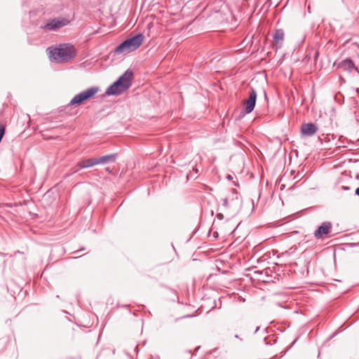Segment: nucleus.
<instances>
[{"label":"nucleus","mask_w":359,"mask_h":359,"mask_svg":"<svg viewBox=\"0 0 359 359\" xmlns=\"http://www.w3.org/2000/svg\"><path fill=\"white\" fill-rule=\"evenodd\" d=\"M47 51L50 59L57 62H67L76 55L74 46L69 43H61L49 47Z\"/></svg>","instance_id":"obj_1"},{"label":"nucleus","mask_w":359,"mask_h":359,"mask_svg":"<svg viewBox=\"0 0 359 359\" xmlns=\"http://www.w3.org/2000/svg\"><path fill=\"white\" fill-rule=\"evenodd\" d=\"M133 72L126 70L118 79L110 85L106 90L109 95H119L127 90L132 85Z\"/></svg>","instance_id":"obj_2"},{"label":"nucleus","mask_w":359,"mask_h":359,"mask_svg":"<svg viewBox=\"0 0 359 359\" xmlns=\"http://www.w3.org/2000/svg\"><path fill=\"white\" fill-rule=\"evenodd\" d=\"M144 41V36L141 34H137L135 36L128 39L119 44L116 48L117 53H122L124 52L130 53L137 49Z\"/></svg>","instance_id":"obj_3"},{"label":"nucleus","mask_w":359,"mask_h":359,"mask_svg":"<svg viewBox=\"0 0 359 359\" xmlns=\"http://www.w3.org/2000/svg\"><path fill=\"white\" fill-rule=\"evenodd\" d=\"M99 91V88L93 86L76 95L70 101V106L80 105L84 101L93 97Z\"/></svg>","instance_id":"obj_4"},{"label":"nucleus","mask_w":359,"mask_h":359,"mask_svg":"<svg viewBox=\"0 0 359 359\" xmlns=\"http://www.w3.org/2000/svg\"><path fill=\"white\" fill-rule=\"evenodd\" d=\"M69 23V20L65 18H54L48 21L41 28L48 31H56Z\"/></svg>","instance_id":"obj_5"},{"label":"nucleus","mask_w":359,"mask_h":359,"mask_svg":"<svg viewBox=\"0 0 359 359\" xmlns=\"http://www.w3.org/2000/svg\"><path fill=\"white\" fill-rule=\"evenodd\" d=\"M332 229V224L330 222H325L314 231V237L317 240H324L329 238V234Z\"/></svg>","instance_id":"obj_6"},{"label":"nucleus","mask_w":359,"mask_h":359,"mask_svg":"<svg viewBox=\"0 0 359 359\" xmlns=\"http://www.w3.org/2000/svg\"><path fill=\"white\" fill-rule=\"evenodd\" d=\"M257 100V92L254 88H251L249 93V97L244 102L245 114L251 113L255 106Z\"/></svg>","instance_id":"obj_7"},{"label":"nucleus","mask_w":359,"mask_h":359,"mask_svg":"<svg viewBox=\"0 0 359 359\" xmlns=\"http://www.w3.org/2000/svg\"><path fill=\"white\" fill-rule=\"evenodd\" d=\"M318 126L313 123H304L301 126V133L304 136H313L318 131Z\"/></svg>","instance_id":"obj_8"},{"label":"nucleus","mask_w":359,"mask_h":359,"mask_svg":"<svg viewBox=\"0 0 359 359\" xmlns=\"http://www.w3.org/2000/svg\"><path fill=\"white\" fill-rule=\"evenodd\" d=\"M285 34L283 29H276L273 35V46L276 49L282 48L284 41Z\"/></svg>","instance_id":"obj_9"},{"label":"nucleus","mask_w":359,"mask_h":359,"mask_svg":"<svg viewBox=\"0 0 359 359\" xmlns=\"http://www.w3.org/2000/svg\"><path fill=\"white\" fill-rule=\"evenodd\" d=\"M95 165H97L96 158L84 159V160L79 161L76 164V168H78L75 169V170L74 172H76L79 170V169L87 168H90V167H93Z\"/></svg>","instance_id":"obj_10"},{"label":"nucleus","mask_w":359,"mask_h":359,"mask_svg":"<svg viewBox=\"0 0 359 359\" xmlns=\"http://www.w3.org/2000/svg\"><path fill=\"white\" fill-rule=\"evenodd\" d=\"M339 66L345 71H351L352 69H355L359 73L358 67H355L353 62L351 59H346L343 60L340 62Z\"/></svg>","instance_id":"obj_11"},{"label":"nucleus","mask_w":359,"mask_h":359,"mask_svg":"<svg viewBox=\"0 0 359 359\" xmlns=\"http://www.w3.org/2000/svg\"><path fill=\"white\" fill-rule=\"evenodd\" d=\"M97 164H104L108 162H114L116 161V154H109L96 158Z\"/></svg>","instance_id":"obj_12"},{"label":"nucleus","mask_w":359,"mask_h":359,"mask_svg":"<svg viewBox=\"0 0 359 359\" xmlns=\"http://www.w3.org/2000/svg\"><path fill=\"white\" fill-rule=\"evenodd\" d=\"M342 189L344 190H349L350 189V188L348 187H346V186H342Z\"/></svg>","instance_id":"obj_13"},{"label":"nucleus","mask_w":359,"mask_h":359,"mask_svg":"<svg viewBox=\"0 0 359 359\" xmlns=\"http://www.w3.org/2000/svg\"><path fill=\"white\" fill-rule=\"evenodd\" d=\"M355 194L359 196V187L355 189Z\"/></svg>","instance_id":"obj_14"},{"label":"nucleus","mask_w":359,"mask_h":359,"mask_svg":"<svg viewBox=\"0 0 359 359\" xmlns=\"http://www.w3.org/2000/svg\"><path fill=\"white\" fill-rule=\"evenodd\" d=\"M227 203H228V202H227V199H226V198H225V199H224V205H227Z\"/></svg>","instance_id":"obj_15"},{"label":"nucleus","mask_w":359,"mask_h":359,"mask_svg":"<svg viewBox=\"0 0 359 359\" xmlns=\"http://www.w3.org/2000/svg\"><path fill=\"white\" fill-rule=\"evenodd\" d=\"M226 178H227L228 180H231V179H232V177H231V175H227V177H226Z\"/></svg>","instance_id":"obj_16"}]
</instances>
